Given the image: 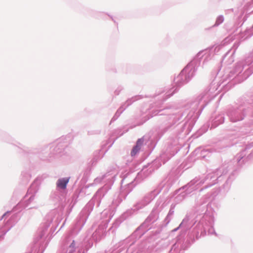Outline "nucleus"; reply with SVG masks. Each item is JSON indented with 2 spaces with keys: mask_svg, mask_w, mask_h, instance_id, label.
I'll use <instances>...</instances> for the list:
<instances>
[{
  "mask_svg": "<svg viewBox=\"0 0 253 253\" xmlns=\"http://www.w3.org/2000/svg\"><path fill=\"white\" fill-rule=\"evenodd\" d=\"M69 178H64L60 179L58 180L57 182V185L58 187L64 189L66 188V186L69 182Z\"/></svg>",
  "mask_w": 253,
  "mask_h": 253,
  "instance_id": "nucleus-1",
  "label": "nucleus"
},
{
  "mask_svg": "<svg viewBox=\"0 0 253 253\" xmlns=\"http://www.w3.org/2000/svg\"><path fill=\"white\" fill-rule=\"evenodd\" d=\"M140 149V148L139 147L137 146H134L131 152V155L132 156H134L139 151Z\"/></svg>",
  "mask_w": 253,
  "mask_h": 253,
  "instance_id": "nucleus-2",
  "label": "nucleus"
},
{
  "mask_svg": "<svg viewBox=\"0 0 253 253\" xmlns=\"http://www.w3.org/2000/svg\"><path fill=\"white\" fill-rule=\"evenodd\" d=\"M143 141L141 139H139L137 141V142H136V146L139 147V148L141 147L142 143H143Z\"/></svg>",
  "mask_w": 253,
  "mask_h": 253,
  "instance_id": "nucleus-3",
  "label": "nucleus"
}]
</instances>
